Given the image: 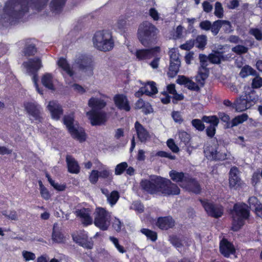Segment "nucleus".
<instances>
[{
  "label": "nucleus",
  "instance_id": "423d86ee",
  "mask_svg": "<svg viewBox=\"0 0 262 262\" xmlns=\"http://www.w3.org/2000/svg\"><path fill=\"white\" fill-rule=\"evenodd\" d=\"M74 115L71 114L63 117V123L66 125L69 132L73 138L80 142L85 140V134L82 127L76 126L74 124Z\"/></svg>",
  "mask_w": 262,
  "mask_h": 262
},
{
  "label": "nucleus",
  "instance_id": "9d476101",
  "mask_svg": "<svg viewBox=\"0 0 262 262\" xmlns=\"http://www.w3.org/2000/svg\"><path fill=\"white\" fill-rule=\"evenodd\" d=\"M74 65L81 71L90 72L91 74H92L93 63L92 59L90 57L82 54H78L75 59Z\"/></svg>",
  "mask_w": 262,
  "mask_h": 262
},
{
  "label": "nucleus",
  "instance_id": "a211bd4d",
  "mask_svg": "<svg viewBox=\"0 0 262 262\" xmlns=\"http://www.w3.org/2000/svg\"><path fill=\"white\" fill-rule=\"evenodd\" d=\"M220 251L224 256L229 257L235 254V249L232 243L226 238H223L220 243Z\"/></svg>",
  "mask_w": 262,
  "mask_h": 262
},
{
  "label": "nucleus",
  "instance_id": "f8f14e48",
  "mask_svg": "<svg viewBox=\"0 0 262 262\" xmlns=\"http://www.w3.org/2000/svg\"><path fill=\"white\" fill-rule=\"evenodd\" d=\"M253 93L245 94L237 99L234 103V107L237 112H243L249 108L252 102H253L255 98L253 97Z\"/></svg>",
  "mask_w": 262,
  "mask_h": 262
},
{
  "label": "nucleus",
  "instance_id": "5701e85b",
  "mask_svg": "<svg viewBox=\"0 0 262 262\" xmlns=\"http://www.w3.org/2000/svg\"><path fill=\"white\" fill-rule=\"evenodd\" d=\"M158 90L156 85V83L154 81L148 82L144 86L141 88L138 92L135 93L137 97H139L143 94L148 96H151L157 93Z\"/></svg>",
  "mask_w": 262,
  "mask_h": 262
},
{
  "label": "nucleus",
  "instance_id": "774afa93",
  "mask_svg": "<svg viewBox=\"0 0 262 262\" xmlns=\"http://www.w3.org/2000/svg\"><path fill=\"white\" fill-rule=\"evenodd\" d=\"M252 85L254 88H260L262 86V78L256 76L253 79Z\"/></svg>",
  "mask_w": 262,
  "mask_h": 262
},
{
  "label": "nucleus",
  "instance_id": "2eb2a0df",
  "mask_svg": "<svg viewBox=\"0 0 262 262\" xmlns=\"http://www.w3.org/2000/svg\"><path fill=\"white\" fill-rule=\"evenodd\" d=\"M25 107L28 114L33 117L34 120L38 122H41V108L36 102H27L25 103Z\"/></svg>",
  "mask_w": 262,
  "mask_h": 262
},
{
  "label": "nucleus",
  "instance_id": "4c0bfd02",
  "mask_svg": "<svg viewBox=\"0 0 262 262\" xmlns=\"http://www.w3.org/2000/svg\"><path fill=\"white\" fill-rule=\"evenodd\" d=\"M53 76L50 73H46L41 78V83L43 86L49 90H54V86L53 83Z\"/></svg>",
  "mask_w": 262,
  "mask_h": 262
},
{
  "label": "nucleus",
  "instance_id": "a19ab883",
  "mask_svg": "<svg viewBox=\"0 0 262 262\" xmlns=\"http://www.w3.org/2000/svg\"><path fill=\"white\" fill-rule=\"evenodd\" d=\"M256 74V71L248 65H246L242 68L239 75L241 77L245 78L249 75L255 76Z\"/></svg>",
  "mask_w": 262,
  "mask_h": 262
},
{
  "label": "nucleus",
  "instance_id": "473e14b6",
  "mask_svg": "<svg viewBox=\"0 0 262 262\" xmlns=\"http://www.w3.org/2000/svg\"><path fill=\"white\" fill-rule=\"evenodd\" d=\"M67 0H52L50 4L51 11L55 14L60 13Z\"/></svg>",
  "mask_w": 262,
  "mask_h": 262
},
{
  "label": "nucleus",
  "instance_id": "39448f33",
  "mask_svg": "<svg viewBox=\"0 0 262 262\" xmlns=\"http://www.w3.org/2000/svg\"><path fill=\"white\" fill-rule=\"evenodd\" d=\"M111 214L105 209L97 208L94 213V225L102 231L107 230L110 225Z\"/></svg>",
  "mask_w": 262,
  "mask_h": 262
},
{
  "label": "nucleus",
  "instance_id": "49530a36",
  "mask_svg": "<svg viewBox=\"0 0 262 262\" xmlns=\"http://www.w3.org/2000/svg\"><path fill=\"white\" fill-rule=\"evenodd\" d=\"M179 138L180 140L181 144L184 145H187L190 141V136L187 132L185 131H180L178 133Z\"/></svg>",
  "mask_w": 262,
  "mask_h": 262
},
{
  "label": "nucleus",
  "instance_id": "09e8293b",
  "mask_svg": "<svg viewBox=\"0 0 262 262\" xmlns=\"http://www.w3.org/2000/svg\"><path fill=\"white\" fill-rule=\"evenodd\" d=\"M46 177L48 178V180L49 183L52 186L54 187V189L58 191L64 190L66 188V185L55 183V181L51 179L48 174H46Z\"/></svg>",
  "mask_w": 262,
  "mask_h": 262
},
{
  "label": "nucleus",
  "instance_id": "69168bd1",
  "mask_svg": "<svg viewBox=\"0 0 262 262\" xmlns=\"http://www.w3.org/2000/svg\"><path fill=\"white\" fill-rule=\"evenodd\" d=\"M199 59L201 64L200 68H207V66H208L207 62L209 60L208 56L207 57L204 54H200Z\"/></svg>",
  "mask_w": 262,
  "mask_h": 262
},
{
  "label": "nucleus",
  "instance_id": "338daca9",
  "mask_svg": "<svg viewBox=\"0 0 262 262\" xmlns=\"http://www.w3.org/2000/svg\"><path fill=\"white\" fill-rule=\"evenodd\" d=\"M149 14L154 20L157 21L160 19V14L154 8H151L149 9Z\"/></svg>",
  "mask_w": 262,
  "mask_h": 262
},
{
  "label": "nucleus",
  "instance_id": "bb28decb",
  "mask_svg": "<svg viewBox=\"0 0 262 262\" xmlns=\"http://www.w3.org/2000/svg\"><path fill=\"white\" fill-rule=\"evenodd\" d=\"M52 118L58 120L63 114V110L61 105L56 101H50L48 105Z\"/></svg>",
  "mask_w": 262,
  "mask_h": 262
},
{
  "label": "nucleus",
  "instance_id": "20e7f679",
  "mask_svg": "<svg viewBox=\"0 0 262 262\" xmlns=\"http://www.w3.org/2000/svg\"><path fill=\"white\" fill-rule=\"evenodd\" d=\"M232 217V230L237 231L244 225L245 221L248 219L249 210L245 203H236L231 211Z\"/></svg>",
  "mask_w": 262,
  "mask_h": 262
},
{
  "label": "nucleus",
  "instance_id": "13d9d810",
  "mask_svg": "<svg viewBox=\"0 0 262 262\" xmlns=\"http://www.w3.org/2000/svg\"><path fill=\"white\" fill-rule=\"evenodd\" d=\"M249 33L255 37L257 40L262 39V32L257 28H252L249 31Z\"/></svg>",
  "mask_w": 262,
  "mask_h": 262
},
{
  "label": "nucleus",
  "instance_id": "e2e57ef3",
  "mask_svg": "<svg viewBox=\"0 0 262 262\" xmlns=\"http://www.w3.org/2000/svg\"><path fill=\"white\" fill-rule=\"evenodd\" d=\"M156 155L161 157L167 158L170 160H174L176 159V156L174 155H171L170 152L164 151H159L157 152Z\"/></svg>",
  "mask_w": 262,
  "mask_h": 262
},
{
  "label": "nucleus",
  "instance_id": "7c9ffc66",
  "mask_svg": "<svg viewBox=\"0 0 262 262\" xmlns=\"http://www.w3.org/2000/svg\"><path fill=\"white\" fill-rule=\"evenodd\" d=\"M66 162L68 171L71 173L77 174L80 171V167L77 161L70 155L66 156Z\"/></svg>",
  "mask_w": 262,
  "mask_h": 262
},
{
  "label": "nucleus",
  "instance_id": "4d7b16f0",
  "mask_svg": "<svg viewBox=\"0 0 262 262\" xmlns=\"http://www.w3.org/2000/svg\"><path fill=\"white\" fill-rule=\"evenodd\" d=\"M191 124L192 125L199 131H203L205 128L204 124L200 119H193L191 121Z\"/></svg>",
  "mask_w": 262,
  "mask_h": 262
},
{
  "label": "nucleus",
  "instance_id": "1a4fd4ad",
  "mask_svg": "<svg viewBox=\"0 0 262 262\" xmlns=\"http://www.w3.org/2000/svg\"><path fill=\"white\" fill-rule=\"evenodd\" d=\"M160 192L166 196L178 195L180 192L178 186L167 179L162 177Z\"/></svg>",
  "mask_w": 262,
  "mask_h": 262
},
{
  "label": "nucleus",
  "instance_id": "de8ad7c7",
  "mask_svg": "<svg viewBox=\"0 0 262 262\" xmlns=\"http://www.w3.org/2000/svg\"><path fill=\"white\" fill-rule=\"evenodd\" d=\"M102 170L99 171V177L103 179L112 178V172L106 166L101 164Z\"/></svg>",
  "mask_w": 262,
  "mask_h": 262
},
{
  "label": "nucleus",
  "instance_id": "a878e982",
  "mask_svg": "<svg viewBox=\"0 0 262 262\" xmlns=\"http://www.w3.org/2000/svg\"><path fill=\"white\" fill-rule=\"evenodd\" d=\"M114 100L116 106L121 110L128 112L130 110L127 97L123 94L116 95L114 97Z\"/></svg>",
  "mask_w": 262,
  "mask_h": 262
},
{
  "label": "nucleus",
  "instance_id": "37998d69",
  "mask_svg": "<svg viewBox=\"0 0 262 262\" xmlns=\"http://www.w3.org/2000/svg\"><path fill=\"white\" fill-rule=\"evenodd\" d=\"M180 66V63H176V62L172 63V62H170L169 71L167 73L168 76L173 77L176 76L179 71Z\"/></svg>",
  "mask_w": 262,
  "mask_h": 262
},
{
  "label": "nucleus",
  "instance_id": "5fc2aeb1",
  "mask_svg": "<svg viewBox=\"0 0 262 262\" xmlns=\"http://www.w3.org/2000/svg\"><path fill=\"white\" fill-rule=\"evenodd\" d=\"M128 164L126 162H123L119 164H118L115 170V173L116 175H120L127 168Z\"/></svg>",
  "mask_w": 262,
  "mask_h": 262
},
{
  "label": "nucleus",
  "instance_id": "c9c22d12",
  "mask_svg": "<svg viewBox=\"0 0 262 262\" xmlns=\"http://www.w3.org/2000/svg\"><path fill=\"white\" fill-rule=\"evenodd\" d=\"M208 76V71L207 68H199L198 74L195 76V80L202 86L204 85L205 80L207 79Z\"/></svg>",
  "mask_w": 262,
  "mask_h": 262
},
{
  "label": "nucleus",
  "instance_id": "393cba45",
  "mask_svg": "<svg viewBox=\"0 0 262 262\" xmlns=\"http://www.w3.org/2000/svg\"><path fill=\"white\" fill-rule=\"evenodd\" d=\"M182 188L196 194L200 193L201 190V186L198 181L190 175L189 176V180L186 181L184 185H182Z\"/></svg>",
  "mask_w": 262,
  "mask_h": 262
},
{
  "label": "nucleus",
  "instance_id": "3c124183",
  "mask_svg": "<svg viewBox=\"0 0 262 262\" xmlns=\"http://www.w3.org/2000/svg\"><path fill=\"white\" fill-rule=\"evenodd\" d=\"M39 186L40 193L41 197L46 200H49L51 197L50 192L48 190L43 186L42 183L40 181H39Z\"/></svg>",
  "mask_w": 262,
  "mask_h": 262
},
{
  "label": "nucleus",
  "instance_id": "052dcab7",
  "mask_svg": "<svg viewBox=\"0 0 262 262\" xmlns=\"http://www.w3.org/2000/svg\"><path fill=\"white\" fill-rule=\"evenodd\" d=\"M99 171L93 170L89 176V180L92 184H96L99 179Z\"/></svg>",
  "mask_w": 262,
  "mask_h": 262
},
{
  "label": "nucleus",
  "instance_id": "72a5a7b5",
  "mask_svg": "<svg viewBox=\"0 0 262 262\" xmlns=\"http://www.w3.org/2000/svg\"><path fill=\"white\" fill-rule=\"evenodd\" d=\"M89 105L92 110H101L106 105V102L102 99L95 97H92L89 101Z\"/></svg>",
  "mask_w": 262,
  "mask_h": 262
},
{
  "label": "nucleus",
  "instance_id": "c03bdc74",
  "mask_svg": "<svg viewBox=\"0 0 262 262\" xmlns=\"http://www.w3.org/2000/svg\"><path fill=\"white\" fill-rule=\"evenodd\" d=\"M169 55L170 56V62H172V63L176 62V63L181 64L179 54L176 49L172 48L170 49L169 51Z\"/></svg>",
  "mask_w": 262,
  "mask_h": 262
},
{
  "label": "nucleus",
  "instance_id": "c756f323",
  "mask_svg": "<svg viewBox=\"0 0 262 262\" xmlns=\"http://www.w3.org/2000/svg\"><path fill=\"white\" fill-rule=\"evenodd\" d=\"M238 170L237 167H233L229 172V186L231 188H236L241 185V179L238 176Z\"/></svg>",
  "mask_w": 262,
  "mask_h": 262
},
{
  "label": "nucleus",
  "instance_id": "e433bc0d",
  "mask_svg": "<svg viewBox=\"0 0 262 262\" xmlns=\"http://www.w3.org/2000/svg\"><path fill=\"white\" fill-rule=\"evenodd\" d=\"M248 118V116L246 114H242V115H238L233 118L231 121L230 123H228L227 128L236 126L247 120Z\"/></svg>",
  "mask_w": 262,
  "mask_h": 262
},
{
  "label": "nucleus",
  "instance_id": "c85d7f7f",
  "mask_svg": "<svg viewBox=\"0 0 262 262\" xmlns=\"http://www.w3.org/2000/svg\"><path fill=\"white\" fill-rule=\"evenodd\" d=\"M76 214L81 219L82 223L84 226L91 225L93 223V219L91 216V212L89 209L82 208L76 211Z\"/></svg>",
  "mask_w": 262,
  "mask_h": 262
},
{
  "label": "nucleus",
  "instance_id": "864d4df0",
  "mask_svg": "<svg viewBox=\"0 0 262 262\" xmlns=\"http://www.w3.org/2000/svg\"><path fill=\"white\" fill-rule=\"evenodd\" d=\"M214 15L218 18H221L224 15V10L221 3L217 2L215 4Z\"/></svg>",
  "mask_w": 262,
  "mask_h": 262
},
{
  "label": "nucleus",
  "instance_id": "4468645a",
  "mask_svg": "<svg viewBox=\"0 0 262 262\" xmlns=\"http://www.w3.org/2000/svg\"><path fill=\"white\" fill-rule=\"evenodd\" d=\"M204 152L205 157L210 160L223 161L225 160L227 157L226 153L217 151L215 145L205 146Z\"/></svg>",
  "mask_w": 262,
  "mask_h": 262
},
{
  "label": "nucleus",
  "instance_id": "412c9836",
  "mask_svg": "<svg viewBox=\"0 0 262 262\" xmlns=\"http://www.w3.org/2000/svg\"><path fill=\"white\" fill-rule=\"evenodd\" d=\"M135 128L139 140L142 143H146L150 138V135L148 130L138 121L135 123Z\"/></svg>",
  "mask_w": 262,
  "mask_h": 262
},
{
  "label": "nucleus",
  "instance_id": "ddd939ff",
  "mask_svg": "<svg viewBox=\"0 0 262 262\" xmlns=\"http://www.w3.org/2000/svg\"><path fill=\"white\" fill-rule=\"evenodd\" d=\"M161 51L159 47H155L150 49H138L135 51L134 55L139 61L146 60L157 56Z\"/></svg>",
  "mask_w": 262,
  "mask_h": 262
},
{
  "label": "nucleus",
  "instance_id": "8fccbe9b",
  "mask_svg": "<svg viewBox=\"0 0 262 262\" xmlns=\"http://www.w3.org/2000/svg\"><path fill=\"white\" fill-rule=\"evenodd\" d=\"M141 232L146 235L148 239H150L153 242L156 241L157 239V233L154 231L148 229L143 228L141 230Z\"/></svg>",
  "mask_w": 262,
  "mask_h": 262
},
{
  "label": "nucleus",
  "instance_id": "603ef678",
  "mask_svg": "<svg viewBox=\"0 0 262 262\" xmlns=\"http://www.w3.org/2000/svg\"><path fill=\"white\" fill-rule=\"evenodd\" d=\"M231 50L237 55H242L246 53L248 51V48L243 45H237L233 47Z\"/></svg>",
  "mask_w": 262,
  "mask_h": 262
},
{
  "label": "nucleus",
  "instance_id": "aec40b11",
  "mask_svg": "<svg viewBox=\"0 0 262 262\" xmlns=\"http://www.w3.org/2000/svg\"><path fill=\"white\" fill-rule=\"evenodd\" d=\"M169 177L174 182L178 183L182 187V185L186 183V181L189 180V174L182 171H178L175 170L170 171Z\"/></svg>",
  "mask_w": 262,
  "mask_h": 262
},
{
  "label": "nucleus",
  "instance_id": "f3484780",
  "mask_svg": "<svg viewBox=\"0 0 262 262\" xmlns=\"http://www.w3.org/2000/svg\"><path fill=\"white\" fill-rule=\"evenodd\" d=\"M201 202L209 215L215 218L221 217L222 215L223 209L221 206L214 205L208 202L201 201Z\"/></svg>",
  "mask_w": 262,
  "mask_h": 262
},
{
  "label": "nucleus",
  "instance_id": "680f3d73",
  "mask_svg": "<svg viewBox=\"0 0 262 262\" xmlns=\"http://www.w3.org/2000/svg\"><path fill=\"white\" fill-rule=\"evenodd\" d=\"M194 46V40L190 39L187 40L185 43L180 46V48L182 50H189Z\"/></svg>",
  "mask_w": 262,
  "mask_h": 262
},
{
  "label": "nucleus",
  "instance_id": "dca6fc26",
  "mask_svg": "<svg viewBox=\"0 0 262 262\" xmlns=\"http://www.w3.org/2000/svg\"><path fill=\"white\" fill-rule=\"evenodd\" d=\"M202 121L210 123V125L206 128L207 135L212 138L215 133V127L218 125L219 123V119L216 116H204L202 118Z\"/></svg>",
  "mask_w": 262,
  "mask_h": 262
},
{
  "label": "nucleus",
  "instance_id": "4be33fe9",
  "mask_svg": "<svg viewBox=\"0 0 262 262\" xmlns=\"http://www.w3.org/2000/svg\"><path fill=\"white\" fill-rule=\"evenodd\" d=\"M176 81L177 83L183 85L191 91L199 92L200 90V88L197 83L185 76H179Z\"/></svg>",
  "mask_w": 262,
  "mask_h": 262
},
{
  "label": "nucleus",
  "instance_id": "79ce46f5",
  "mask_svg": "<svg viewBox=\"0 0 262 262\" xmlns=\"http://www.w3.org/2000/svg\"><path fill=\"white\" fill-rule=\"evenodd\" d=\"M223 23H227L225 20H217L211 24L210 30L214 35L218 34L221 28L223 26Z\"/></svg>",
  "mask_w": 262,
  "mask_h": 262
},
{
  "label": "nucleus",
  "instance_id": "f257e3e1",
  "mask_svg": "<svg viewBox=\"0 0 262 262\" xmlns=\"http://www.w3.org/2000/svg\"><path fill=\"white\" fill-rule=\"evenodd\" d=\"M49 0H8L3 9V14L0 15L2 24L8 23L13 25L29 11V8L39 12L47 6Z\"/></svg>",
  "mask_w": 262,
  "mask_h": 262
},
{
  "label": "nucleus",
  "instance_id": "9b49d317",
  "mask_svg": "<svg viewBox=\"0 0 262 262\" xmlns=\"http://www.w3.org/2000/svg\"><path fill=\"white\" fill-rule=\"evenodd\" d=\"M86 115L93 126L104 124L107 120L106 112L99 110H91L86 113Z\"/></svg>",
  "mask_w": 262,
  "mask_h": 262
},
{
  "label": "nucleus",
  "instance_id": "6ab92c4d",
  "mask_svg": "<svg viewBox=\"0 0 262 262\" xmlns=\"http://www.w3.org/2000/svg\"><path fill=\"white\" fill-rule=\"evenodd\" d=\"M73 239L76 243L86 249H91L93 247L92 240L89 239L87 233L84 232L73 236Z\"/></svg>",
  "mask_w": 262,
  "mask_h": 262
},
{
  "label": "nucleus",
  "instance_id": "0e129e2a",
  "mask_svg": "<svg viewBox=\"0 0 262 262\" xmlns=\"http://www.w3.org/2000/svg\"><path fill=\"white\" fill-rule=\"evenodd\" d=\"M122 225L123 224L116 217L114 219L112 223V226L117 232H119L121 231Z\"/></svg>",
  "mask_w": 262,
  "mask_h": 262
},
{
  "label": "nucleus",
  "instance_id": "0eeeda50",
  "mask_svg": "<svg viewBox=\"0 0 262 262\" xmlns=\"http://www.w3.org/2000/svg\"><path fill=\"white\" fill-rule=\"evenodd\" d=\"M23 66L26 69L27 73L33 75L32 80L35 85L36 90L40 94H42L41 91H40L37 84L38 76L37 72L42 67L41 60L39 57H35L29 59L27 61L23 63Z\"/></svg>",
  "mask_w": 262,
  "mask_h": 262
},
{
  "label": "nucleus",
  "instance_id": "2f4dec72",
  "mask_svg": "<svg viewBox=\"0 0 262 262\" xmlns=\"http://www.w3.org/2000/svg\"><path fill=\"white\" fill-rule=\"evenodd\" d=\"M248 202L250 208L254 209L257 215L262 218V205L257 198L255 196L249 198Z\"/></svg>",
  "mask_w": 262,
  "mask_h": 262
},
{
  "label": "nucleus",
  "instance_id": "cd10ccee",
  "mask_svg": "<svg viewBox=\"0 0 262 262\" xmlns=\"http://www.w3.org/2000/svg\"><path fill=\"white\" fill-rule=\"evenodd\" d=\"M175 222L170 216L160 217L158 219L156 225L162 230H167L174 226Z\"/></svg>",
  "mask_w": 262,
  "mask_h": 262
},
{
  "label": "nucleus",
  "instance_id": "6e6d98bb",
  "mask_svg": "<svg viewBox=\"0 0 262 262\" xmlns=\"http://www.w3.org/2000/svg\"><path fill=\"white\" fill-rule=\"evenodd\" d=\"M63 236L59 231L55 230V225H54L53 231L52 233V239L56 243H61L63 241Z\"/></svg>",
  "mask_w": 262,
  "mask_h": 262
},
{
  "label": "nucleus",
  "instance_id": "bf43d9fd",
  "mask_svg": "<svg viewBox=\"0 0 262 262\" xmlns=\"http://www.w3.org/2000/svg\"><path fill=\"white\" fill-rule=\"evenodd\" d=\"M167 145L169 149L173 152L177 153L179 151V148L176 144L174 140L172 139H169L167 141Z\"/></svg>",
  "mask_w": 262,
  "mask_h": 262
},
{
  "label": "nucleus",
  "instance_id": "58836bf2",
  "mask_svg": "<svg viewBox=\"0 0 262 262\" xmlns=\"http://www.w3.org/2000/svg\"><path fill=\"white\" fill-rule=\"evenodd\" d=\"M208 60L212 63H220L222 60H224L223 52L215 51L210 54L208 56Z\"/></svg>",
  "mask_w": 262,
  "mask_h": 262
},
{
  "label": "nucleus",
  "instance_id": "6e6552de",
  "mask_svg": "<svg viewBox=\"0 0 262 262\" xmlns=\"http://www.w3.org/2000/svg\"><path fill=\"white\" fill-rule=\"evenodd\" d=\"M162 177L153 176L149 179L142 180L140 182L141 188L148 193L154 194L160 192Z\"/></svg>",
  "mask_w": 262,
  "mask_h": 262
},
{
  "label": "nucleus",
  "instance_id": "f704fd0d",
  "mask_svg": "<svg viewBox=\"0 0 262 262\" xmlns=\"http://www.w3.org/2000/svg\"><path fill=\"white\" fill-rule=\"evenodd\" d=\"M58 66L62 69L63 72L70 77L74 75V71L70 67L67 60L64 58H60L57 61Z\"/></svg>",
  "mask_w": 262,
  "mask_h": 262
},
{
  "label": "nucleus",
  "instance_id": "a18cd8bd",
  "mask_svg": "<svg viewBox=\"0 0 262 262\" xmlns=\"http://www.w3.org/2000/svg\"><path fill=\"white\" fill-rule=\"evenodd\" d=\"M119 197L120 195L119 192L116 190H114L110 193V195H108L107 201L112 206L116 204L119 199Z\"/></svg>",
  "mask_w": 262,
  "mask_h": 262
},
{
  "label": "nucleus",
  "instance_id": "ea45409f",
  "mask_svg": "<svg viewBox=\"0 0 262 262\" xmlns=\"http://www.w3.org/2000/svg\"><path fill=\"white\" fill-rule=\"evenodd\" d=\"M207 41V38L205 35H200L197 36L194 40V45L196 47L201 49L204 50Z\"/></svg>",
  "mask_w": 262,
  "mask_h": 262
},
{
  "label": "nucleus",
  "instance_id": "7ed1b4c3",
  "mask_svg": "<svg viewBox=\"0 0 262 262\" xmlns=\"http://www.w3.org/2000/svg\"><path fill=\"white\" fill-rule=\"evenodd\" d=\"M92 40L94 47L100 51H110L115 46L112 32L109 30L97 31L94 34Z\"/></svg>",
  "mask_w": 262,
  "mask_h": 262
},
{
  "label": "nucleus",
  "instance_id": "b1692460",
  "mask_svg": "<svg viewBox=\"0 0 262 262\" xmlns=\"http://www.w3.org/2000/svg\"><path fill=\"white\" fill-rule=\"evenodd\" d=\"M35 40L33 39H26L19 42V43L25 44L23 53L25 56H33L37 52V49L35 43Z\"/></svg>",
  "mask_w": 262,
  "mask_h": 262
},
{
  "label": "nucleus",
  "instance_id": "f03ea898",
  "mask_svg": "<svg viewBox=\"0 0 262 262\" xmlns=\"http://www.w3.org/2000/svg\"><path fill=\"white\" fill-rule=\"evenodd\" d=\"M158 29L148 21L142 23L139 27L138 38L143 46L149 47L157 42Z\"/></svg>",
  "mask_w": 262,
  "mask_h": 262
}]
</instances>
